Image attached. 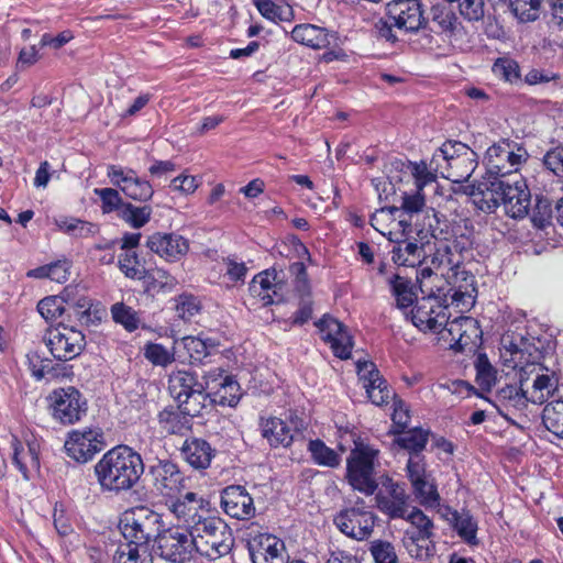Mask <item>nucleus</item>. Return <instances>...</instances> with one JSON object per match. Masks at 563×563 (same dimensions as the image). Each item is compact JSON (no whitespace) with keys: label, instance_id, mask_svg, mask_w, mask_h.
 <instances>
[{"label":"nucleus","instance_id":"f257e3e1","mask_svg":"<svg viewBox=\"0 0 563 563\" xmlns=\"http://www.w3.org/2000/svg\"><path fill=\"white\" fill-rule=\"evenodd\" d=\"M431 183H434V177L429 161L412 163L396 157L389 162V185L393 186L395 201H399V206L389 207V224H393L389 241H394L393 235L398 232H411L412 216L426 207L423 189Z\"/></svg>","mask_w":563,"mask_h":563},{"label":"nucleus","instance_id":"f03ea898","mask_svg":"<svg viewBox=\"0 0 563 563\" xmlns=\"http://www.w3.org/2000/svg\"><path fill=\"white\" fill-rule=\"evenodd\" d=\"M463 192L472 197L482 211L492 212L503 205L505 212L511 218H523L530 206V191L519 173L468 184L463 186Z\"/></svg>","mask_w":563,"mask_h":563},{"label":"nucleus","instance_id":"7ed1b4c3","mask_svg":"<svg viewBox=\"0 0 563 563\" xmlns=\"http://www.w3.org/2000/svg\"><path fill=\"white\" fill-rule=\"evenodd\" d=\"M95 472L102 490L119 494L135 486L144 463L140 453L128 445H118L103 454Z\"/></svg>","mask_w":563,"mask_h":563},{"label":"nucleus","instance_id":"20e7f679","mask_svg":"<svg viewBox=\"0 0 563 563\" xmlns=\"http://www.w3.org/2000/svg\"><path fill=\"white\" fill-rule=\"evenodd\" d=\"M477 154L466 144L448 141L429 159L434 181L440 175L453 183L467 181L477 167Z\"/></svg>","mask_w":563,"mask_h":563},{"label":"nucleus","instance_id":"39448f33","mask_svg":"<svg viewBox=\"0 0 563 563\" xmlns=\"http://www.w3.org/2000/svg\"><path fill=\"white\" fill-rule=\"evenodd\" d=\"M197 520V523L190 526L187 531L190 534L196 553L211 561L229 554L234 538L228 525L221 518L210 515Z\"/></svg>","mask_w":563,"mask_h":563},{"label":"nucleus","instance_id":"423d86ee","mask_svg":"<svg viewBox=\"0 0 563 563\" xmlns=\"http://www.w3.org/2000/svg\"><path fill=\"white\" fill-rule=\"evenodd\" d=\"M203 378L205 383H200L194 372L185 369L175 371L169 375V394L187 413L200 415L209 399L207 390L216 388L212 386L218 379L216 375L208 373Z\"/></svg>","mask_w":563,"mask_h":563},{"label":"nucleus","instance_id":"0eeeda50","mask_svg":"<svg viewBox=\"0 0 563 563\" xmlns=\"http://www.w3.org/2000/svg\"><path fill=\"white\" fill-rule=\"evenodd\" d=\"M163 528L162 516L146 506L125 510L119 520V530L125 540L135 547L148 548Z\"/></svg>","mask_w":563,"mask_h":563},{"label":"nucleus","instance_id":"6e6552de","mask_svg":"<svg viewBox=\"0 0 563 563\" xmlns=\"http://www.w3.org/2000/svg\"><path fill=\"white\" fill-rule=\"evenodd\" d=\"M378 450L362 442H355L346 459V479L356 490L372 495L378 484L376 482V466L378 465Z\"/></svg>","mask_w":563,"mask_h":563},{"label":"nucleus","instance_id":"1a4fd4ad","mask_svg":"<svg viewBox=\"0 0 563 563\" xmlns=\"http://www.w3.org/2000/svg\"><path fill=\"white\" fill-rule=\"evenodd\" d=\"M391 486L389 483V495L393 497V500H389V518H402L411 525L413 530H406V536L413 543L430 540L434 534L432 520L422 510L407 503L408 498L402 489L400 492L398 488L390 490Z\"/></svg>","mask_w":563,"mask_h":563},{"label":"nucleus","instance_id":"9d476101","mask_svg":"<svg viewBox=\"0 0 563 563\" xmlns=\"http://www.w3.org/2000/svg\"><path fill=\"white\" fill-rule=\"evenodd\" d=\"M44 342L54 358L63 362L76 358L86 346L81 331L62 323L46 331Z\"/></svg>","mask_w":563,"mask_h":563},{"label":"nucleus","instance_id":"9b49d317","mask_svg":"<svg viewBox=\"0 0 563 563\" xmlns=\"http://www.w3.org/2000/svg\"><path fill=\"white\" fill-rule=\"evenodd\" d=\"M155 543L156 553L170 563H188L196 553L190 534L180 527L161 530Z\"/></svg>","mask_w":563,"mask_h":563},{"label":"nucleus","instance_id":"f8f14e48","mask_svg":"<svg viewBox=\"0 0 563 563\" xmlns=\"http://www.w3.org/2000/svg\"><path fill=\"white\" fill-rule=\"evenodd\" d=\"M528 156L526 150L518 147L515 151L508 142L492 145L486 152L488 178L518 173Z\"/></svg>","mask_w":563,"mask_h":563},{"label":"nucleus","instance_id":"ddd939ff","mask_svg":"<svg viewBox=\"0 0 563 563\" xmlns=\"http://www.w3.org/2000/svg\"><path fill=\"white\" fill-rule=\"evenodd\" d=\"M49 399L53 417L64 424H73L86 415V400L75 387L55 389Z\"/></svg>","mask_w":563,"mask_h":563},{"label":"nucleus","instance_id":"4468645a","mask_svg":"<svg viewBox=\"0 0 563 563\" xmlns=\"http://www.w3.org/2000/svg\"><path fill=\"white\" fill-rule=\"evenodd\" d=\"M449 318L448 306L442 305L435 296L417 300L415 308L410 310V319L413 325L421 331H442Z\"/></svg>","mask_w":563,"mask_h":563},{"label":"nucleus","instance_id":"2eb2a0df","mask_svg":"<svg viewBox=\"0 0 563 563\" xmlns=\"http://www.w3.org/2000/svg\"><path fill=\"white\" fill-rule=\"evenodd\" d=\"M442 339L448 341L450 347L456 352H463L465 349L476 346V341L481 339L482 331L477 320L472 317H459L452 321L448 320L442 328Z\"/></svg>","mask_w":563,"mask_h":563},{"label":"nucleus","instance_id":"dca6fc26","mask_svg":"<svg viewBox=\"0 0 563 563\" xmlns=\"http://www.w3.org/2000/svg\"><path fill=\"white\" fill-rule=\"evenodd\" d=\"M203 505L205 499L192 492L180 493L166 500L167 509L175 516L179 527L187 531L190 529V526L197 523V519H202L207 516Z\"/></svg>","mask_w":563,"mask_h":563},{"label":"nucleus","instance_id":"f3484780","mask_svg":"<svg viewBox=\"0 0 563 563\" xmlns=\"http://www.w3.org/2000/svg\"><path fill=\"white\" fill-rule=\"evenodd\" d=\"M148 473L154 487L163 496L170 498L180 494L185 488V476L178 466L169 460H157L156 463L150 465Z\"/></svg>","mask_w":563,"mask_h":563},{"label":"nucleus","instance_id":"a211bd4d","mask_svg":"<svg viewBox=\"0 0 563 563\" xmlns=\"http://www.w3.org/2000/svg\"><path fill=\"white\" fill-rule=\"evenodd\" d=\"M107 175L113 186L119 187L125 196L133 200L147 201L154 194L152 185L140 178L133 169L111 165L108 167Z\"/></svg>","mask_w":563,"mask_h":563},{"label":"nucleus","instance_id":"6ab92c4d","mask_svg":"<svg viewBox=\"0 0 563 563\" xmlns=\"http://www.w3.org/2000/svg\"><path fill=\"white\" fill-rule=\"evenodd\" d=\"M102 434L96 429L75 430L65 441V450L69 457L86 463L102 450Z\"/></svg>","mask_w":563,"mask_h":563},{"label":"nucleus","instance_id":"aec40b11","mask_svg":"<svg viewBox=\"0 0 563 563\" xmlns=\"http://www.w3.org/2000/svg\"><path fill=\"white\" fill-rule=\"evenodd\" d=\"M375 517L372 512L358 508H349L340 511L334 517V523L345 536L364 540L367 538L374 527Z\"/></svg>","mask_w":563,"mask_h":563},{"label":"nucleus","instance_id":"412c9836","mask_svg":"<svg viewBox=\"0 0 563 563\" xmlns=\"http://www.w3.org/2000/svg\"><path fill=\"white\" fill-rule=\"evenodd\" d=\"M389 19L394 26L405 32H417L427 23L419 0L389 1Z\"/></svg>","mask_w":563,"mask_h":563},{"label":"nucleus","instance_id":"4be33fe9","mask_svg":"<svg viewBox=\"0 0 563 563\" xmlns=\"http://www.w3.org/2000/svg\"><path fill=\"white\" fill-rule=\"evenodd\" d=\"M221 507L228 516L239 520H246L255 515L253 498L241 485H231L222 490Z\"/></svg>","mask_w":563,"mask_h":563},{"label":"nucleus","instance_id":"5701e85b","mask_svg":"<svg viewBox=\"0 0 563 563\" xmlns=\"http://www.w3.org/2000/svg\"><path fill=\"white\" fill-rule=\"evenodd\" d=\"M316 325L322 333V339L328 342L335 356L347 360L353 346L351 335L339 320L324 316Z\"/></svg>","mask_w":563,"mask_h":563},{"label":"nucleus","instance_id":"b1692460","mask_svg":"<svg viewBox=\"0 0 563 563\" xmlns=\"http://www.w3.org/2000/svg\"><path fill=\"white\" fill-rule=\"evenodd\" d=\"M146 246L167 262H176L189 250L188 241L176 233L156 232L148 236Z\"/></svg>","mask_w":563,"mask_h":563},{"label":"nucleus","instance_id":"393cba45","mask_svg":"<svg viewBox=\"0 0 563 563\" xmlns=\"http://www.w3.org/2000/svg\"><path fill=\"white\" fill-rule=\"evenodd\" d=\"M275 271H264L257 274L250 283V294L258 298L264 306L282 301L283 283L276 280Z\"/></svg>","mask_w":563,"mask_h":563},{"label":"nucleus","instance_id":"a878e982","mask_svg":"<svg viewBox=\"0 0 563 563\" xmlns=\"http://www.w3.org/2000/svg\"><path fill=\"white\" fill-rule=\"evenodd\" d=\"M290 35L296 43L313 49L327 48L336 40L333 32L309 23L296 25L291 30Z\"/></svg>","mask_w":563,"mask_h":563},{"label":"nucleus","instance_id":"bb28decb","mask_svg":"<svg viewBox=\"0 0 563 563\" xmlns=\"http://www.w3.org/2000/svg\"><path fill=\"white\" fill-rule=\"evenodd\" d=\"M253 563H290L284 542L275 536L260 537L256 549L252 551Z\"/></svg>","mask_w":563,"mask_h":563},{"label":"nucleus","instance_id":"cd10ccee","mask_svg":"<svg viewBox=\"0 0 563 563\" xmlns=\"http://www.w3.org/2000/svg\"><path fill=\"white\" fill-rule=\"evenodd\" d=\"M198 415L187 413L180 405L167 406L158 413V423L168 434L184 435L191 429V418Z\"/></svg>","mask_w":563,"mask_h":563},{"label":"nucleus","instance_id":"c85d7f7f","mask_svg":"<svg viewBox=\"0 0 563 563\" xmlns=\"http://www.w3.org/2000/svg\"><path fill=\"white\" fill-rule=\"evenodd\" d=\"M356 366L360 379L364 380V388L371 401L376 406L384 405L387 394L385 387H383L384 379L379 376L375 364L368 361H358Z\"/></svg>","mask_w":563,"mask_h":563},{"label":"nucleus","instance_id":"c756f323","mask_svg":"<svg viewBox=\"0 0 563 563\" xmlns=\"http://www.w3.org/2000/svg\"><path fill=\"white\" fill-rule=\"evenodd\" d=\"M527 345L528 342L521 334L507 332L500 338V357L505 365L511 368L522 366L527 361Z\"/></svg>","mask_w":563,"mask_h":563},{"label":"nucleus","instance_id":"7c9ffc66","mask_svg":"<svg viewBox=\"0 0 563 563\" xmlns=\"http://www.w3.org/2000/svg\"><path fill=\"white\" fill-rule=\"evenodd\" d=\"M209 374L216 375L218 378L212 386H216L212 390H207L209 398L212 402L234 407L240 400V386L230 376H223L219 369L212 371Z\"/></svg>","mask_w":563,"mask_h":563},{"label":"nucleus","instance_id":"2f4dec72","mask_svg":"<svg viewBox=\"0 0 563 563\" xmlns=\"http://www.w3.org/2000/svg\"><path fill=\"white\" fill-rule=\"evenodd\" d=\"M181 453L192 467L205 470L210 466L214 450L206 440L192 438L185 441Z\"/></svg>","mask_w":563,"mask_h":563},{"label":"nucleus","instance_id":"473e14b6","mask_svg":"<svg viewBox=\"0 0 563 563\" xmlns=\"http://www.w3.org/2000/svg\"><path fill=\"white\" fill-rule=\"evenodd\" d=\"M12 461L22 473L25 479H29V472L31 470H38V453L35 443H22L15 437L11 441Z\"/></svg>","mask_w":563,"mask_h":563},{"label":"nucleus","instance_id":"72a5a7b5","mask_svg":"<svg viewBox=\"0 0 563 563\" xmlns=\"http://www.w3.org/2000/svg\"><path fill=\"white\" fill-rule=\"evenodd\" d=\"M394 444L407 451L410 455H418L426 449L429 437L431 434L429 429L415 427L412 429L394 433Z\"/></svg>","mask_w":563,"mask_h":563},{"label":"nucleus","instance_id":"f704fd0d","mask_svg":"<svg viewBox=\"0 0 563 563\" xmlns=\"http://www.w3.org/2000/svg\"><path fill=\"white\" fill-rule=\"evenodd\" d=\"M262 435L272 446H288L294 440V433L290 428L279 418L273 417L262 421Z\"/></svg>","mask_w":563,"mask_h":563},{"label":"nucleus","instance_id":"c9c22d12","mask_svg":"<svg viewBox=\"0 0 563 563\" xmlns=\"http://www.w3.org/2000/svg\"><path fill=\"white\" fill-rule=\"evenodd\" d=\"M496 399L499 405L507 411L514 410L521 412L531 402L528 396V390L516 385H506L497 390Z\"/></svg>","mask_w":563,"mask_h":563},{"label":"nucleus","instance_id":"e433bc0d","mask_svg":"<svg viewBox=\"0 0 563 563\" xmlns=\"http://www.w3.org/2000/svg\"><path fill=\"white\" fill-rule=\"evenodd\" d=\"M393 292L396 300V308L401 310L404 316L408 318L409 313L407 309L418 300L415 283L411 278L401 277L399 274H396L393 282Z\"/></svg>","mask_w":563,"mask_h":563},{"label":"nucleus","instance_id":"4c0bfd02","mask_svg":"<svg viewBox=\"0 0 563 563\" xmlns=\"http://www.w3.org/2000/svg\"><path fill=\"white\" fill-rule=\"evenodd\" d=\"M393 261L397 265L413 268L421 262L423 251L417 243L410 241H400L391 250Z\"/></svg>","mask_w":563,"mask_h":563},{"label":"nucleus","instance_id":"58836bf2","mask_svg":"<svg viewBox=\"0 0 563 563\" xmlns=\"http://www.w3.org/2000/svg\"><path fill=\"white\" fill-rule=\"evenodd\" d=\"M308 451L317 465L335 468L341 464V455L319 439L309 441Z\"/></svg>","mask_w":563,"mask_h":563},{"label":"nucleus","instance_id":"ea45409f","mask_svg":"<svg viewBox=\"0 0 563 563\" xmlns=\"http://www.w3.org/2000/svg\"><path fill=\"white\" fill-rule=\"evenodd\" d=\"M113 563H153L148 548L121 543L113 554Z\"/></svg>","mask_w":563,"mask_h":563},{"label":"nucleus","instance_id":"a19ab883","mask_svg":"<svg viewBox=\"0 0 563 563\" xmlns=\"http://www.w3.org/2000/svg\"><path fill=\"white\" fill-rule=\"evenodd\" d=\"M542 421L550 432L563 439V400L548 404L542 411Z\"/></svg>","mask_w":563,"mask_h":563},{"label":"nucleus","instance_id":"79ce46f5","mask_svg":"<svg viewBox=\"0 0 563 563\" xmlns=\"http://www.w3.org/2000/svg\"><path fill=\"white\" fill-rule=\"evenodd\" d=\"M260 13L271 21H290L294 18L292 8L289 4H277L273 0H253Z\"/></svg>","mask_w":563,"mask_h":563},{"label":"nucleus","instance_id":"37998d69","mask_svg":"<svg viewBox=\"0 0 563 563\" xmlns=\"http://www.w3.org/2000/svg\"><path fill=\"white\" fill-rule=\"evenodd\" d=\"M556 389V379L548 374L538 375L530 391H528L529 399L532 404H543L549 399L552 393Z\"/></svg>","mask_w":563,"mask_h":563},{"label":"nucleus","instance_id":"c03bdc74","mask_svg":"<svg viewBox=\"0 0 563 563\" xmlns=\"http://www.w3.org/2000/svg\"><path fill=\"white\" fill-rule=\"evenodd\" d=\"M454 529L467 543L476 544L477 522L468 511L453 512Z\"/></svg>","mask_w":563,"mask_h":563},{"label":"nucleus","instance_id":"a18cd8bd","mask_svg":"<svg viewBox=\"0 0 563 563\" xmlns=\"http://www.w3.org/2000/svg\"><path fill=\"white\" fill-rule=\"evenodd\" d=\"M152 208L150 206H133L125 203L120 210V217L132 228L140 229L144 227L151 219Z\"/></svg>","mask_w":563,"mask_h":563},{"label":"nucleus","instance_id":"49530a36","mask_svg":"<svg viewBox=\"0 0 563 563\" xmlns=\"http://www.w3.org/2000/svg\"><path fill=\"white\" fill-rule=\"evenodd\" d=\"M111 314L114 322L123 325L130 332L136 330L141 323L139 313L123 302L112 305Z\"/></svg>","mask_w":563,"mask_h":563},{"label":"nucleus","instance_id":"de8ad7c7","mask_svg":"<svg viewBox=\"0 0 563 563\" xmlns=\"http://www.w3.org/2000/svg\"><path fill=\"white\" fill-rule=\"evenodd\" d=\"M540 0H509V8L520 22L537 20L540 13Z\"/></svg>","mask_w":563,"mask_h":563},{"label":"nucleus","instance_id":"09e8293b","mask_svg":"<svg viewBox=\"0 0 563 563\" xmlns=\"http://www.w3.org/2000/svg\"><path fill=\"white\" fill-rule=\"evenodd\" d=\"M119 267L128 278L142 279L146 277V271L140 263L135 251H124L119 256Z\"/></svg>","mask_w":563,"mask_h":563},{"label":"nucleus","instance_id":"8fccbe9b","mask_svg":"<svg viewBox=\"0 0 563 563\" xmlns=\"http://www.w3.org/2000/svg\"><path fill=\"white\" fill-rule=\"evenodd\" d=\"M144 356L153 365L166 367L175 361L174 350H168L159 343H147L144 346Z\"/></svg>","mask_w":563,"mask_h":563},{"label":"nucleus","instance_id":"3c124183","mask_svg":"<svg viewBox=\"0 0 563 563\" xmlns=\"http://www.w3.org/2000/svg\"><path fill=\"white\" fill-rule=\"evenodd\" d=\"M412 487L421 505L431 508L440 505V495L434 483L428 482L426 478L412 484Z\"/></svg>","mask_w":563,"mask_h":563},{"label":"nucleus","instance_id":"603ef678","mask_svg":"<svg viewBox=\"0 0 563 563\" xmlns=\"http://www.w3.org/2000/svg\"><path fill=\"white\" fill-rule=\"evenodd\" d=\"M393 433L402 431L406 429L410 421V407L402 400L398 395L393 396Z\"/></svg>","mask_w":563,"mask_h":563},{"label":"nucleus","instance_id":"864d4df0","mask_svg":"<svg viewBox=\"0 0 563 563\" xmlns=\"http://www.w3.org/2000/svg\"><path fill=\"white\" fill-rule=\"evenodd\" d=\"M146 277L150 280V289L156 292H172L178 284L177 279L174 276H172L166 271L159 268L153 271L152 273L146 275Z\"/></svg>","mask_w":563,"mask_h":563},{"label":"nucleus","instance_id":"5fc2aeb1","mask_svg":"<svg viewBox=\"0 0 563 563\" xmlns=\"http://www.w3.org/2000/svg\"><path fill=\"white\" fill-rule=\"evenodd\" d=\"M463 280L465 282L464 290L462 289V286L457 288H451L450 289V297L452 300V303H455L457 307L462 308H468L472 307L474 303V297H475V288L473 286L474 284V277L473 276H466L463 277Z\"/></svg>","mask_w":563,"mask_h":563},{"label":"nucleus","instance_id":"6e6d98bb","mask_svg":"<svg viewBox=\"0 0 563 563\" xmlns=\"http://www.w3.org/2000/svg\"><path fill=\"white\" fill-rule=\"evenodd\" d=\"M64 300L62 297H45L37 303V311L46 321H54L64 313Z\"/></svg>","mask_w":563,"mask_h":563},{"label":"nucleus","instance_id":"4d7b16f0","mask_svg":"<svg viewBox=\"0 0 563 563\" xmlns=\"http://www.w3.org/2000/svg\"><path fill=\"white\" fill-rule=\"evenodd\" d=\"M176 311L183 320H190L200 311V301L190 294H183L176 299Z\"/></svg>","mask_w":563,"mask_h":563},{"label":"nucleus","instance_id":"13d9d810","mask_svg":"<svg viewBox=\"0 0 563 563\" xmlns=\"http://www.w3.org/2000/svg\"><path fill=\"white\" fill-rule=\"evenodd\" d=\"M476 379L482 387L489 388L495 382V369L485 354H479L475 362Z\"/></svg>","mask_w":563,"mask_h":563},{"label":"nucleus","instance_id":"bf43d9fd","mask_svg":"<svg viewBox=\"0 0 563 563\" xmlns=\"http://www.w3.org/2000/svg\"><path fill=\"white\" fill-rule=\"evenodd\" d=\"M493 71L509 82H515L520 77L519 65L509 58H498L493 66Z\"/></svg>","mask_w":563,"mask_h":563},{"label":"nucleus","instance_id":"052dcab7","mask_svg":"<svg viewBox=\"0 0 563 563\" xmlns=\"http://www.w3.org/2000/svg\"><path fill=\"white\" fill-rule=\"evenodd\" d=\"M553 210L551 208L550 202L547 199H539L533 209L531 218L534 227L539 229H544L545 227L551 224Z\"/></svg>","mask_w":563,"mask_h":563},{"label":"nucleus","instance_id":"680f3d73","mask_svg":"<svg viewBox=\"0 0 563 563\" xmlns=\"http://www.w3.org/2000/svg\"><path fill=\"white\" fill-rule=\"evenodd\" d=\"M407 476L412 484L426 479V461L421 454L410 455L406 464Z\"/></svg>","mask_w":563,"mask_h":563},{"label":"nucleus","instance_id":"e2e57ef3","mask_svg":"<svg viewBox=\"0 0 563 563\" xmlns=\"http://www.w3.org/2000/svg\"><path fill=\"white\" fill-rule=\"evenodd\" d=\"M95 194L102 201L103 212H111L124 205L119 191L113 188H96Z\"/></svg>","mask_w":563,"mask_h":563},{"label":"nucleus","instance_id":"0e129e2a","mask_svg":"<svg viewBox=\"0 0 563 563\" xmlns=\"http://www.w3.org/2000/svg\"><path fill=\"white\" fill-rule=\"evenodd\" d=\"M461 14L468 21H478L484 15L483 0H456Z\"/></svg>","mask_w":563,"mask_h":563},{"label":"nucleus","instance_id":"69168bd1","mask_svg":"<svg viewBox=\"0 0 563 563\" xmlns=\"http://www.w3.org/2000/svg\"><path fill=\"white\" fill-rule=\"evenodd\" d=\"M184 347L189 353V356L195 361H200L208 355L207 343L200 338L185 336L183 339Z\"/></svg>","mask_w":563,"mask_h":563},{"label":"nucleus","instance_id":"338daca9","mask_svg":"<svg viewBox=\"0 0 563 563\" xmlns=\"http://www.w3.org/2000/svg\"><path fill=\"white\" fill-rule=\"evenodd\" d=\"M430 435L432 437L431 450L437 451V455L440 460H449L454 453V444L444 437L435 434Z\"/></svg>","mask_w":563,"mask_h":563},{"label":"nucleus","instance_id":"774afa93","mask_svg":"<svg viewBox=\"0 0 563 563\" xmlns=\"http://www.w3.org/2000/svg\"><path fill=\"white\" fill-rule=\"evenodd\" d=\"M544 165L558 176H563V147H556L544 156Z\"/></svg>","mask_w":563,"mask_h":563}]
</instances>
